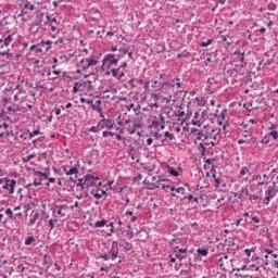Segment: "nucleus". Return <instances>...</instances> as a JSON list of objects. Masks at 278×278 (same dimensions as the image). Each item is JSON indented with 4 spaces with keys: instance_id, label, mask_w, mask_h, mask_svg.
Wrapping results in <instances>:
<instances>
[{
    "instance_id": "f257e3e1",
    "label": "nucleus",
    "mask_w": 278,
    "mask_h": 278,
    "mask_svg": "<svg viewBox=\"0 0 278 278\" xmlns=\"http://www.w3.org/2000/svg\"><path fill=\"white\" fill-rule=\"evenodd\" d=\"M14 36L9 35L5 39H0V55H8L10 53V47H14Z\"/></svg>"
},
{
    "instance_id": "f03ea898",
    "label": "nucleus",
    "mask_w": 278,
    "mask_h": 278,
    "mask_svg": "<svg viewBox=\"0 0 278 278\" xmlns=\"http://www.w3.org/2000/svg\"><path fill=\"white\" fill-rule=\"evenodd\" d=\"M101 186V182H99V177L92 176V175H86L85 180L81 185V190H86V188H92V186Z\"/></svg>"
},
{
    "instance_id": "7ed1b4c3",
    "label": "nucleus",
    "mask_w": 278,
    "mask_h": 278,
    "mask_svg": "<svg viewBox=\"0 0 278 278\" xmlns=\"http://www.w3.org/2000/svg\"><path fill=\"white\" fill-rule=\"evenodd\" d=\"M220 131H223V129L216 127L213 128L211 132H208V140L211 147H216V144H218V140H220Z\"/></svg>"
},
{
    "instance_id": "20e7f679",
    "label": "nucleus",
    "mask_w": 278,
    "mask_h": 278,
    "mask_svg": "<svg viewBox=\"0 0 278 278\" xmlns=\"http://www.w3.org/2000/svg\"><path fill=\"white\" fill-rule=\"evenodd\" d=\"M232 262L233 258H231V256L227 254H224L222 257L218 258L219 267L222 268V270H227V268L233 266V264H231Z\"/></svg>"
},
{
    "instance_id": "39448f33",
    "label": "nucleus",
    "mask_w": 278,
    "mask_h": 278,
    "mask_svg": "<svg viewBox=\"0 0 278 278\" xmlns=\"http://www.w3.org/2000/svg\"><path fill=\"white\" fill-rule=\"evenodd\" d=\"M114 64H118V59L114 54H108L103 60V66H114Z\"/></svg>"
},
{
    "instance_id": "423d86ee",
    "label": "nucleus",
    "mask_w": 278,
    "mask_h": 278,
    "mask_svg": "<svg viewBox=\"0 0 278 278\" xmlns=\"http://www.w3.org/2000/svg\"><path fill=\"white\" fill-rule=\"evenodd\" d=\"M207 140H210V132L202 135V139H201L202 142L200 143V148H199L201 153H205V150L207 149V147H211Z\"/></svg>"
},
{
    "instance_id": "0eeeda50",
    "label": "nucleus",
    "mask_w": 278,
    "mask_h": 278,
    "mask_svg": "<svg viewBox=\"0 0 278 278\" xmlns=\"http://www.w3.org/2000/svg\"><path fill=\"white\" fill-rule=\"evenodd\" d=\"M15 186H16V180H7L5 185L2 188L4 190H9L10 194H14Z\"/></svg>"
},
{
    "instance_id": "6e6552de",
    "label": "nucleus",
    "mask_w": 278,
    "mask_h": 278,
    "mask_svg": "<svg viewBox=\"0 0 278 278\" xmlns=\"http://www.w3.org/2000/svg\"><path fill=\"white\" fill-rule=\"evenodd\" d=\"M20 5H21V8H23L24 10H30V12H34V10L36 9V7L34 5V3H31L29 0H21Z\"/></svg>"
},
{
    "instance_id": "1a4fd4ad",
    "label": "nucleus",
    "mask_w": 278,
    "mask_h": 278,
    "mask_svg": "<svg viewBox=\"0 0 278 278\" xmlns=\"http://www.w3.org/2000/svg\"><path fill=\"white\" fill-rule=\"evenodd\" d=\"M111 72L113 73V77H118L121 79V77L125 76V70L123 68V66H119L118 68H113L111 70Z\"/></svg>"
},
{
    "instance_id": "9d476101",
    "label": "nucleus",
    "mask_w": 278,
    "mask_h": 278,
    "mask_svg": "<svg viewBox=\"0 0 278 278\" xmlns=\"http://www.w3.org/2000/svg\"><path fill=\"white\" fill-rule=\"evenodd\" d=\"M99 64V61L94 59H86V64L83 65V68H90V66H97Z\"/></svg>"
},
{
    "instance_id": "9b49d317",
    "label": "nucleus",
    "mask_w": 278,
    "mask_h": 278,
    "mask_svg": "<svg viewBox=\"0 0 278 278\" xmlns=\"http://www.w3.org/2000/svg\"><path fill=\"white\" fill-rule=\"evenodd\" d=\"M109 255H111L112 260H116L118 257V247L113 244Z\"/></svg>"
},
{
    "instance_id": "f8f14e48",
    "label": "nucleus",
    "mask_w": 278,
    "mask_h": 278,
    "mask_svg": "<svg viewBox=\"0 0 278 278\" xmlns=\"http://www.w3.org/2000/svg\"><path fill=\"white\" fill-rule=\"evenodd\" d=\"M273 197H275V194H273V190L268 189L266 192H265V200H264V203L266 205H268V203H270V200L273 199Z\"/></svg>"
},
{
    "instance_id": "ddd939ff",
    "label": "nucleus",
    "mask_w": 278,
    "mask_h": 278,
    "mask_svg": "<svg viewBox=\"0 0 278 278\" xmlns=\"http://www.w3.org/2000/svg\"><path fill=\"white\" fill-rule=\"evenodd\" d=\"M67 212H68L67 205H61L58 210V214H59V216H62V218H64V216H66Z\"/></svg>"
},
{
    "instance_id": "4468645a",
    "label": "nucleus",
    "mask_w": 278,
    "mask_h": 278,
    "mask_svg": "<svg viewBox=\"0 0 278 278\" xmlns=\"http://www.w3.org/2000/svg\"><path fill=\"white\" fill-rule=\"evenodd\" d=\"M65 175H77V173H79V169H77V167H72V168H63Z\"/></svg>"
},
{
    "instance_id": "2eb2a0df",
    "label": "nucleus",
    "mask_w": 278,
    "mask_h": 278,
    "mask_svg": "<svg viewBox=\"0 0 278 278\" xmlns=\"http://www.w3.org/2000/svg\"><path fill=\"white\" fill-rule=\"evenodd\" d=\"M101 123L103 127H106L108 129H112L114 127V121L112 119H103Z\"/></svg>"
},
{
    "instance_id": "dca6fc26",
    "label": "nucleus",
    "mask_w": 278,
    "mask_h": 278,
    "mask_svg": "<svg viewBox=\"0 0 278 278\" xmlns=\"http://www.w3.org/2000/svg\"><path fill=\"white\" fill-rule=\"evenodd\" d=\"M90 194H92V197H94V199H102L103 195H105V191L101 190V191H94L92 190L90 192Z\"/></svg>"
},
{
    "instance_id": "f3484780",
    "label": "nucleus",
    "mask_w": 278,
    "mask_h": 278,
    "mask_svg": "<svg viewBox=\"0 0 278 278\" xmlns=\"http://www.w3.org/2000/svg\"><path fill=\"white\" fill-rule=\"evenodd\" d=\"M101 129H103V123L100 122L97 126H92L90 128V131H92L93 134H97L99 131H101Z\"/></svg>"
},
{
    "instance_id": "a211bd4d",
    "label": "nucleus",
    "mask_w": 278,
    "mask_h": 278,
    "mask_svg": "<svg viewBox=\"0 0 278 278\" xmlns=\"http://www.w3.org/2000/svg\"><path fill=\"white\" fill-rule=\"evenodd\" d=\"M46 18L49 20L50 25H59L60 22L58 21V17H53L51 15H47Z\"/></svg>"
},
{
    "instance_id": "6ab92c4d",
    "label": "nucleus",
    "mask_w": 278,
    "mask_h": 278,
    "mask_svg": "<svg viewBox=\"0 0 278 278\" xmlns=\"http://www.w3.org/2000/svg\"><path fill=\"white\" fill-rule=\"evenodd\" d=\"M237 194H238L237 197H238L239 199H243V197H249V190L242 188V190L239 191Z\"/></svg>"
},
{
    "instance_id": "aec40b11",
    "label": "nucleus",
    "mask_w": 278,
    "mask_h": 278,
    "mask_svg": "<svg viewBox=\"0 0 278 278\" xmlns=\"http://www.w3.org/2000/svg\"><path fill=\"white\" fill-rule=\"evenodd\" d=\"M167 170H168L169 175H173L174 177H179V172H177V169L168 166Z\"/></svg>"
},
{
    "instance_id": "412c9836",
    "label": "nucleus",
    "mask_w": 278,
    "mask_h": 278,
    "mask_svg": "<svg viewBox=\"0 0 278 278\" xmlns=\"http://www.w3.org/2000/svg\"><path fill=\"white\" fill-rule=\"evenodd\" d=\"M38 213H36L33 218L29 220L28 225L31 227V225H35L36 222L38 220Z\"/></svg>"
},
{
    "instance_id": "4be33fe9",
    "label": "nucleus",
    "mask_w": 278,
    "mask_h": 278,
    "mask_svg": "<svg viewBox=\"0 0 278 278\" xmlns=\"http://www.w3.org/2000/svg\"><path fill=\"white\" fill-rule=\"evenodd\" d=\"M197 253L199 255H203V257H205L207 255V249H198Z\"/></svg>"
},
{
    "instance_id": "5701e85b",
    "label": "nucleus",
    "mask_w": 278,
    "mask_h": 278,
    "mask_svg": "<svg viewBox=\"0 0 278 278\" xmlns=\"http://www.w3.org/2000/svg\"><path fill=\"white\" fill-rule=\"evenodd\" d=\"M167 188H170V191L172 192H177L178 194L180 193V192H184V188H178V189H175V187H170V186H167Z\"/></svg>"
},
{
    "instance_id": "b1692460",
    "label": "nucleus",
    "mask_w": 278,
    "mask_h": 278,
    "mask_svg": "<svg viewBox=\"0 0 278 278\" xmlns=\"http://www.w3.org/2000/svg\"><path fill=\"white\" fill-rule=\"evenodd\" d=\"M36 242V239L34 237H28V239L25 241L26 247H29V244Z\"/></svg>"
},
{
    "instance_id": "393cba45",
    "label": "nucleus",
    "mask_w": 278,
    "mask_h": 278,
    "mask_svg": "<svg viewBox=\"0 0 278 278\" xmlns=\"http://www.w3.org/2000/svg\"><path fill=\"white\" fill-rule=\"evenodd\" d=\"M235 55H237L236 60H238L239 62H244V54L242 53H235Z\"/></svg>"
},
{
    "instance_id": "a878e982",
    "label": "nucleus",
    "mask_w": 278,
    "mask_h": 278,
    "mask_svg": "<svg viewBox=\"0 0 278 278\" xmlns=\"http://www.w3.org/2000/svg\"><path fill=\"white\" fill-rule=\"evenodd\" d=\"M36 157V154H29L28 156L23 157V162H29Z\"/></svg>"
},
{
    "instance_id": "bb28decb",
    "label": "nucleus",
    "mask_w": 278,
    "mask_h": 278,
    "mask_svg": "<svg viewBox=\"0 0 278 278\" xmlns=\"http://www.w3.org/2000/svg\"><path fill=\"white\" fill-rule=\"evenodd\" d=\"M100 106H101V100H97L94 102V104H92V109L93 110H100Z\"/></svg>"
},
{
    "instance_id": "cd10ccee",
    "label": "nucleus",
    "mask_w": 278,
    "mask_h": 278,
    "mask_svg": "<svg viewBox=\"0 0 278 278\" xmlns=\"http://www.w3.org/2000/svg\"><path fill=\"white\" fill-rule=\"evenodd\" d=\"M229 201H230L231 203H238V193H233V197H230V198H229Z\"/></svg>"
},
{
    "instance_id": "c85d7f7f",
    "label": "nucleus",
    "mask_w": 278,
    "mask_h": 278,
    "mask_svg": "<svg viewBox=\"0 0 278 278\" xmlns=\"http://www.w3.org/2000/svg\"><path fill=\"white\" fill-rule=\"evenodd\" d=\"M5 214H7V216H9V218H14V213L12 212L11 208H7Z\"/></svg>"
},
{
    "instance_id": "c756f323",
    "label": "nucleus",
    "mask_w": 278,
    "mask_h": 278,
    "mask_svg": "<svg viewBox=\"0 0 278 278\" xmlns=\"http://www.w3.org/2000/svg\"><path fill=\"white\" fill-rule=\"evenodd\" d=\"M269 136H270L271 138H274V140H277V138H278V132H277V130H271V131L269 132Z\"/></svg>"
},
{
    "instance_id": "7c9ffc66",
    "label": "nucleus",
    "mask_w": 278,
    "mask_h": 278,
    "mask_svg": "<svg viewBox=\"0 0 278 278\" xmlns=\"http://www.w3.org/2000/svg\"><path fill=\"white\" fill-rule=\"evenodd\" d=\"M40 134V130L35 129L34 131L29 132V138H35V136H38Z\"/></svg>"
},
{
    "instance_id": "2f4dec72",
    "label": "nucleus",
    "mask_w": 278,
    "mask_h": 278,
    "mask_svg": "<svg viewBox=\"0 0 278 278\" xmlns=\"http://www.w3.org/2000/svg\"><path fill=\"white\" fill-rule=\"evenodd\" d=\"M138 127V124H134L131 128H128L129 134H136V129Z\"/></svg>"
},
{
    "instance_id": "473e14b6",
    "label": "nucleus",
    "mask_w": 278,
    "mask_h": 278,
    "mask_svg": "<svg viewBox=\"0 0 278 278\" xmlns=\"http://www.w3.org/2000/svg\"><path fill=\"white\" fill-rule=\"evenodd\" d=\"M94 227H105V220L96 222Z\"/></svg>"
},
{
    "instance_id": "72a5a7b5",
    "label": "nucleus",
    "mask_w": 278,
    "mask_h": 278,
    "mask_svg": "<svg viewBox=\"0 0 278 278\" xmlns=\"http://www.w3.org/2000/svg\"><path fill=\"white\" fill-rule=\"evenodd\" d=\"M38 175H39L40 179H49V175H47L45 173L38 172Z\"/></svg>"
},
{
    "instance_id": "f704fd0d",
    "label": "nucleus",
    "mask_w": 278,
    "mask_h": 278,
    "mask_svg": "<svg viewBox=\"0 0 278 278\" xmlns=\"http://www.w3.org/2000/svg\"><path fill=\"white\" fill-rule=\"evenodd\" d=\"M102 136H103V138H108V136L113 137V136H114V132H112V131H103V132H102Z\"/></svg>"
},
{
    "instance_id": "c9c22d12",
    "label": "nucleus",
    "mask_w": 278,
    "mask_h": 278,
    "mask_svg": "<svg viewBox=\"0 0 278 278\" xmlns=\"http://www.w3.org/2000/svg\"><path fill=\"white\" fill-rule=\"evenodd\" d=\"M165 138H169V140H175V135H173V134L166 131V132H165Z\"/></svg>"
},
{
    "instance_id": "e433bc0d",
    "label": "nucleus",
    "mask_w": 278,
    "mask_h": 278,
    "mask_svg": "<svg viewBox=\"0 0 278 278\" xmlns=\"http://www.w3.org/2000/svg\"><path fill=\"white\" fill-rule=\"evenodd\" d=\"M54 223H58V219H50L49 220L50 229H53L55 227Z\"/></svg>"
},
{
    "instance_id": "4c0bfd02",
    "label": "nucleus",
    "mask_w": 278,
    "mask_h": 278,
    "mask_svg": "<svg viewBox=\"0 0 278 278\" xmlns=\"http://www.w3.org/2000/svg\"><path fill=\"white\" fill-rule=\"evenodd\" d=\"M210 45H212V39H208L206 42L203 41V42L201 43V47H210Z\"/></svg>"
},
{
    "instance_id": "58836bf2",
    "label": "nucleus",
    "mask_w": 278,
    "mask_h": 278,
    "mask_svg": "<svg viewBox=\"0 0 278 278\" xmlns=\"http://www.w3.org/2000/svg\"><path fill=\"white\" fill-rule=\"evenodd\" d=\"M249 201H257V199H260V197L257 195H253V194H249Z\"/></svg>"
},
{
    "instance_id": "ea45409f",
    "label": "nucleus",
    "mask_w": 278,
    "mask_h": 278,
    "mask_svg": "<svg viewBox=\"0 0 278 278\" xmlns=\"http://www.w3.org/2000/svg\"><path fill=\"white\" fill-rule=\"evenodd\" d=\"M247 173H249V167H243L240 172V175H242L244 177V175H247Z\"/></svg>"
},
{
    "instance_id": "a19ab883",
    "label": "nucleus",
    "mask_w": 278,
    "mask_h": 278,
    "mask_svg": "<svg viewBox=\"0 0 278 278\" xmlns=\"http://www.w3.org/2000/svg\"><path fill=\"white\" fill-rule=\"evenodd\" d=\"M266 252L268 253V255H271V257H275V260H277L278 255L273 253V250H266Z\"/></svg>"
},
{
    "instance_id": "79ce46f5",
    "label": "nucleus",
    "mask_w": 278,
    "mask_h": 278,
    "mask_svg": "<svg viewBox=\"0 0 278 278\" xmlns=\"http://www.w3.org/2000/svg\"><path fill=\"white\" fill-rule=\"evenodd\" d=\"M78 181L79 182L77 184V187L78 188L80 187V189H81V186H84L85 178H80Z\"/></svg>"
},
{
    "instance_id": "37998d69",
    "label": "nucleus",
    "mask_w": 278,
    "mask_h": 278,
    "mask_svg": "<svg viewBox=\"0 0 278 278\" xmlns=\"http://www.w3.org/2000/svg\"><path fill=\"white\" fill-rule=\"evenodd\" d=\"M34 64L36 68H40V60H35Z\"/></svg>"
},
{
    "instance_id": "c03bdc74",
    "label": "nucleus",
    "mask_w": 278,
    "mask_h": 278,
    "mask_svg": "<svg viewBox=\"0 0 278 278\" xmlns=\"http://www.w3.org/2000/svg\"><path fill=\"white\" fill-rule=\"evenodd\" d=\"M36 53H42V48L40 47V45H37Z\"/></svg>"
},
{
    "instance_id": "a18cd8bd",
    "label": "nucleus",
    "mask_w": 278,
    "mask_h": 278,
    "mask_svg": "<svg viewBox=\"0 0 278 278\" xmlns=\"http://www.w3.org/2000/svg\"><path fill=\"white\" fill-rule=\"evenodd\" d=\"M203 135H204L203 132L199 131V132H198L197 140H202Z\"/></svg>"
},
{
    "instance_id": "49530a36",
    "label": "nucleus",
    "mask_w": 278,
    "mask_h": 278,
    "mask_svg": "<svg viewBox=\"0 0 278 278\" xmlns=\"http://www.w3.org/2000/svg\"><path fill=\"white\" fill-rule=\"evenodd\" d=\"M147 144H148L149 147H151V144H153V139H152V138H148V139H147Z\"/></svg>"
},
{
    "instance_id": "de8ad7c7",
    "label": "nucleus",
    "mask_w": 278,
    "mask_h": 278,
    "mask_svg": "<svg viewBox=\"0 0 278 278\" xmlns=\"http://www.w3.org/2000/svg\"><path fill=\"white\" fill-rule=\"evenodd\" d=\"M150 108H152V110H153L154 108H159L157 102H151V103H150Z\"/></svg>"
},
{
    "instance_id": "09e8293b",
    "label": "nucleus",
    "mask_w": 278,
    "mask_h": 278,
    "mask_svg": "<svg viewBox=\"0 0 278 278\" xmlns=\"http://www.w3.org/2000/svg\"><path fill=\"white\" fill-rule=\"evenodd\" d=\"M64 42V39L60 38L56 41H54V45H62Z\"/></svg>"
},
{
    "instance_id": "8fccbe9b",
    "label": "nucleus",
    "mask_w": 278,
    "mask_h": 278,
    "mask_svg": "<svg viewBox=\"0 0 278 278\" xmlns=\"http://www.w3.org/2000/svg\"><path fill=\"white\" fill-rule=\"evenodd\" d=\"M252 220H253V223H256V224L260 223V218L257 216H253Z\"/></svg>"
},
{
    "instance_id": "3c124183",
    "label": "nucleus",
    "mask_w": 278,
    "mask_h": 278,
    "mask_svg": "<svg viewBox=\"0 0 278 278\" xmlns=\"http://www.w3.org/2000/svg\"><path fill=\"white\" fill-rule=\"evenodd\" d=\"M124 55H128V58H131L132 53L127 50H124Z\"/></svg>"
},
{
    "instance_id": "603ef678",
    "label": "nucleus",
    "mask_w": 278,
    "mask_h": 278,
    "mask_svg": "<svg viewBox=\"0 0 278 278\" xmlns=\"http://www.w3.org/2000/svg\"><path fill=\"white\" fill-rule=\"evenodd\" d=\"M54 112H55V115H56V116H60V114H62V110H60V109H55Z\"/></svg>"
},
{
    "instance_id": "864d4df0",
    "label": "nucleus",
    "mask_w": 278,
    "mask_h": 278,
    "mask_svg": "<svg viewBox=\"0 0 278 278\" xmlns=\"http://www.w3.org/2000/svg\"><path fill=\"white\" fill-rule=\"evenodd\" d=\"M137 84H139L140 86L144 85V80L142 79H136Z\"/></svg>"
},
{
    "instance_id": "5fc2aeb1",
    "label": "nucleus",
    "mask_w": 278,
    "mask_h": 278,
    "mask_svg": "<svg viewBox=\"0 0 278 278\" xmlns=\"http://www.w3.org/2000/svg\"><path fill=\"white\" fill-rule=\"evenodd\" d=\"M274 268H278V261H273Z\"/></svg>"
},
{
    "instance_id": "6e6d98bb",
    "label": "nucleus",
    "mask_w": 278,
    "mask_h": 278,
    "mask_svg": "<svg viewBox=\"0 0 278 278\" xmlns=\"http://www.w3.org/2000/svg\"><path fill=\"white\" fill-rule=\"evenodd\" d=\"M79 64H81L83 66H86V59H81Z\"/></svg>"
},
{
    "instance_id": "4d7b16f0",
    "label": "nucleus",
    "mask_w": 278,
    "mask_h": 278,
    "mask_svg": "<svg viewBox=\"0 0 278 278\" xmlns=\"http://www.w3.org/2000/svg\"><path fill=\"white\" fill-rule=\"evenodd\" d=\"M125 125H131V118L126 119Z\"/></svg>"
},
{
    "instance_id": "13d9d810",
    "label": "nucleus",
    "mask_w": 278,
    "mask_h": 278,
    "mask_svg": "<svg viewBox=\"0 0 278 278\" xmlns=\"http://www.w3.org/2000/svg\"><path fill=\"white\" fill-rule=\"evenodd\" d=\"M258 31H261V34H265V31H266V27H262V28H260V29H258Z\"/></svg>"
},
{
    "instance_id": "bf43d9fd",
    "label": "nucleus",
    "mask_w": 278,
    "mask_h": 278,
    "mask_svg": "<svg viewBox=\"0 0 278 278\" xmlns=\"http://www.w3.org/2000/svg\"><path fill=\"white\" fill-rule=\"evenodd\" d=\"M50 27H51L52 31H55V29H58V27L54 24L50 25Z\"/></svg>"
},
{
    "instance_id": "052dcab7",
    "label": "nucleus",
    "mask_w": 278,
    "mask_h": 278,
    "mask_svg": "<svg viewBox=\"0 0 278 278\" xmlns=\"http://www.w3.org/2000/svg\"><path fill=\"white\" fill-rule=\"evenodd\" d=\"M65 108L68 110L70 108H73V103L68 102Z\"/></svg>"
},
{
    "instance_id": "680f3d73",
    "label": "nucleus",
    "mask_w": 278,
    "mask_h": 278,
    "mask_svg": "<svg viewBox=\"0 0 278 278\" xmlns=\"http://www.w3.org/2000/svg\"><path fill=\"white\" fill-rule=\"evenodd\" d=\"M186 251H187L186 248H185V249H178V252H179V253H186Z\"/></svg>"
},
{
    "instance_id": "e2e57ef3",
    "label": "nucleus",
    "mask_w": 278,
    "mask_h": 278,
    "mask_svg": "<svg viewBox=\"0 0 278 278\" xmlns=\"http://www.w3.org/2000/svg\"><path fill=\"white\" fill-rule=\"evenodd\" d=\"M110 257H112L110 254L103 255V258H104V260H110Z\"/></svg>"
},
{
    "instance_id": "0e129e2a",
    "label": "nucleus",
    "mask_w": 278,
    "mask_h": 278,
    "mask_svg": "<svg viewBox=\"0 0 278 278\" xmlns=\"http://www.w3.org/2000/svg\"><path fill=\"white\" fill-rule=\"evenodd\" d=\"M210 62H212V59H211V58H207V59L205 60L206 66H207V64H210Z\"/></svg>"
},
{
    "instance_id": "69168bd1",
    "label": "nucleus",
    "mask_w": 278,
    "mask_h": 278,
    "mask_svg": "<svg viewBox=\"0 0 278 278\" xmlns=\"http://www.w3.org/2000/svg\"><path fill=\"white\" fill-rule=\"evenodd\" d=\"M49 184H55V178H49Z\"/></svg>"
},
{
    "instance_id": "338daca9",
    "label": "nucleus",
    "mask_w": 278,
    "mask_h": 278,
    "mask_svg": "<svg viewBox=\"0 0 278 278\" xmlns=\"http://www.w3.org/2000/svg\"><path fill=\"white\" fill-rule=\"evenodd\" d=\"M121 66L122 68H127V62H124Z\"/></svg>"
},
{
    "instance_id": "774afa93",
    "label": "nucleus",
    "mask_w": 278,
    "mask_h": 278,
    "mask_svg": "<svg viewBox=\"0 0 278 278\" xmlns=\"http://www.w3.org/2000/svg\"><path fill=\"white\" fill-rule=\"evenodd\" d=\"M117 140H123V136L116 135Z\"/></svg>"
}]
</instances>
